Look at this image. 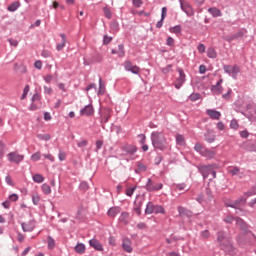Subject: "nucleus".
Instances as JSON below:
<instances>
[{
	"mask_svg": "<svg viewBox=\"0 0 256 256\" xmlns=\"http://www.w3.org/2000/svg\"><path fill=\"white\" fill-rule=\"evenodd\" d=\"M98 95H105V84H103V81L99 80V91Z\"/></svg>",
	"mask_w": 256,
	"mask_h": 256,
	"instance_id": "39",
	"label": "nucleus"
},
{
	"mask_svg": "<svg viewBox=\"0 0 256 256\" xmlns=\"http://www.w3.org/2000/svg\"><path fill=\"white\" fill-rule=\"evenodd\" d=\"M95 113V110L93 109V105L89 104L85 106L82 110H80V115H86V117H91Z\"/></svg>",
	"mask_w": 256,
	"mask_h": 256,
	"instance_id": "15",
	"label": "nucleus"
},
{
	"mask_svg": "<svg viewBox=\"0 0 256 256\" xmlns=\"http://www.w3.org/2000/svg\"><path fill=\"white\" fill-rule=\"evenodd\" d=\"M199 99H201V94H199V93H192L189 96L190 101H199Z\"/></svg>",
	"mask_w": 256,
	"mask_h": 256,
	"instance_id": "40",
	"label": "nucleus"
},
{
	"mask_svg": "<svg viewBox=\"0 0 256 256\" xmlns=\"http://www.w3.org/2000/svg\"><path fill=\"white\" fill-rule=\"evenodd\" d=\"M176 143H177V145H181V146L185 145V137H183V135H181V134H177L176 135Z\"/></svg>",
	"mask_w": 256,
	"mask_h": 256,
	"instance_id": "34",
	"label": "nucleus"
},
{
	"mask_svg": "<svg viewBox=\"0 0 256 256\" xmlns=\"http://www.w3.org/2000/svg\"><path fill=\"white\" fill-rule=\"evenodd\" d=\"M38 139H41V141H49L51 139V135L49 134H39Z\"/></svg>",
	"mask_w": 256,
	"mask_h": 256,
	"instance_id": "41",
	"label": "nucleus"
},
{
	"mask_svg": "<svg viewBox=\"0 0 256 256\" xmlns=\"http://www.w3.org/2000/svg\"><path fill=\"white\" fill-rule=\"evenodd\" d=\"M171 68H172V66L168 65L162 69V72L166 75L167 73H169L171 71Z\"/></svg>",
	"mask_w": 256,
	"mask_h": 256,
	"instance_id": "64",
	"label": "nucleus"
},
{
	"mask_svg": "<svg viewBox=\"0 0 256 256\" xmlns=\"http://www.w3.org/2000/svg\"><path fill=\"white\" fill-rule=\"evenodd\" d=\"M44 93H45L46 95H52V93H53V88L44 86Z\"/></svg>",
	"mask_w": 256,
	"mask_h": 256,
	"instance_id": "57",
	"label": "nucleus"
},
{
	"mask_svg": "<svg viewBox=\"0 0 256 256\" xmlns=\"http://www.w3.org/2000/svg\"><path fill=\"white\" fill-rule=\"evenodd\" d=\"M118 49H119V51L117 52V50H115V49H113L112 50V55H119V57H124L125 56V46L123 45V44H120L119 46H118Z\"/></svg>",
	"mask_w": 256,
	"mask_h": 256,
	"instance_id": "21",
	"label": "nucleus"
},
{
	"mask_svg": "<svg viewBox=\"0 0 256 256\" xmlns=\"http://www.w3.org/2000/svg\"><path fill=\"white\" fill-rule=\"evenodd\" d=\"M170 33H174L175 35H179L181 33V25H176L169 29Z\"/></svg>",
	"mask_w": 256,
	"mask_h": 256,
	"instance_id": "38",
	"label": "nucleus"
},
{
	"mask_svg": "<svg viewBox=\"0 0 256 256\" xmlns=\"http://www.w3.org/2000/svg\"><path fill=\"white\" fill-rule=\"evenodd\" d=\"M21 226L25 233L31 232L35 229V222L22 223Z\"/></svg>",
	"mask_w": 256,
	"mask_h": 256,
	"instance_id": "18",
	"label": "nucleus"
},
{
	"mask_svg": "<svg viewBox=\"0 0 256 256\" xmlns=\"http://www.w3.org/2000/svg\"><path fill=\"white\" fill-rule=\"evenodd\" d=\"M178 213L179 215H181L182 217L186 216V217H191V215H193L192 211H189L183 207H178Z\"/></svg>",
	"mask_w": 256,
	"mask_h": 256,
	"instance_id": "23",
	"label": "nucleus"
},
{
	"mask_svg": "<svg viewBox=\"0 0 256 256\" xmlns=\"http://www.w3.org/2000/svg\"><path fill=\"white\" fill-rule=\"evenodd\" d=\"M122 249L126 253H133V245H132L131 239H129V238H124L123 239Z\"/></svg>",
	"mask_w": 256,
	"mask_h": 256,
	"instance_id": "11",
	"label": "nucleus"
},
{
	"mask_svg": "<svg viewBox=\"0 0 256 256\" xmlns=\"http://www.w3.org/2000/svg\"><path fill=\"white\" fill-rule=\"evenodd\" d=\"M240 37H243V32H237L235 34H232L226 38V41L228 43H231V41H235V39H240Z\"/></svg>",
	"mask_w": 256,
	"mask_h": 256,
	"instance_id": "25",
	"label": "nucleus"
},
{
	"mask_svg": "<svg viewBox=\"0 0 256 256\" xmlns=\"http://www.w3.org/2000/svg\"><path fill=\"white\" fill-rule=\"evenodd\" d=\"M145 213H147V215H151V214L155 213V205H153V203H148Z\"/></svg>",
	"mask_w": 256,
	"mask_h": 256,
	"instance_id": "30",
	"label": "nucleus"
},
{
	"mask_svg": "<svg viewBox=\"0 0 256 256\" xmlns=\"http://www.w3.org/2000/svg\"><path fill=\"white\" fill-rule=\"evenodd\" d=\"M166 45L169 47H173L175 45V39H173L171 36L167 38Z\"/></svg>",
	"mask_w": 256,
	"mask_h": 256,
	"instance_id": "51",
	"label": "nucleus"
},
{
	"mask_svg": "<svg viewBox=\"0 0 256 256\" xmlns=\"http://www.w3.org/2000/svg\"><path fill=\"white\" fill-rule=\"evenodd\" d=\"M113 111L109 108H104L101 110L100 115H101V123H107L109 119H111Z\"/></svg>",
	"mask_w": 256,
	"mask_h": 256,
	"instance_id": "7",
	"label": "nucleus"
},
{
	"mask_svg": "<svg viewBox=\"0 0 256 256\" xmlns=\"http://www.w3.org/2000/svg\"><path fill=\"white\" fill-rule=\"evenodd\" d=\"M59 161H65L67 159V153L63 152V150L59 151L58 154Z\"/></svg>",
	"mask_w": 256,
	"mask_h": 256,
	"instance_id": "46",
	"label": "nucleus"
},
{
	"mask_svg": "<svg viewBox=\"0 0 256 256\" xmlns=\"http://www.w3.org/2000/svg\"><path fill=\"white\" fill-rule=\"evenodd\" d=\"M44 159H48L51 163H55V156L53 154H43Z\"/></svg>",
	"mask_w": 256,
	"mask_h": 256,
	"instance_id": "47",
	"label": "nucleus"
},
{
	"mask_svg": "<svg viewBox=\"0 0 256 256\" xmlns=\"http://www.w3.org/2000/svg\"><path fill=\"white\" fill-rule=\"evenodd\" d=\"M224 71L225 73H228V75H232L233 77H237V75H239V66L235 65V66H229V65H225L224 66Z\"/></svg>",
	"mask_w": 256,
	"mask_h": 256,
	"instance_id": "9",
	"label": "nucleus"
},
{
	"mask_svg": "<svg viewBox=\"0 0 256 256\" xmlns=\"http://www.w3.org/2000/svg\"><path fill=\"white\" fill-rule=\"evenodd\" d=\"M7 159L10 163H16V165H19V163L25 159V155L19 154L17 152H11L7 155Z\"/></svg>",
	"mask_w": 256,
	"mask_h": 256,
	"instance_id": "3",
	"label": "nucleus"
},
{
	"mask_svg": "<svg viewBox=\"0 0 256 256\" xmlns=\"http://www.w3.org/2000/svg\"><path fill=\"white\" fill-rule=\"evenodd\" d=\"M207 115H209L210 119H214L216 121H219L221 119V112L213 109L206 110Z\"/></svg>",
	"mask_w": 256,
	"mask_h": 256,
	"instance_id": "16",
	"label": "nucleus"
},
{
	"mask_svg": "<svg viewBox=\"0 0 256 256\" xmlns=\"http://www.w3.org/2000/svg\"><path fill=\"white\" fill-rule=\"evenodd\" d=\"M151 141L154 149L164 151L167 148V138L163 132L155 131L151 134Z\"/></svg>",
	"mask_w": 256,
	"mask_h": 256,
	"instance_id": "1",
	"label": "nucleus"
},
{
	"mask_svg": "<svg viewBox=\"0 0 256 256\" xmlns=\"http://www.w3.org/2000/svg\"><path fill=\"white\" fill-rule=\"evenodd\" d=\"M41 159V152H36L31 156V161H39Z\"/></svg>",
	"mask_w": 256,
	"mask_h": 256,
	"instance_id": "42",
	"label": "nucleus"
},
{
	"mask_svg": "<svg viewBox=\"0 0 256 256\" xmlns=\"http://www.w3.org/2000/svg\"><path fill=\"white\" fill-rule=\"evenodd\" d=\"M33 181L35 183H43V181H45V177H43V175H41V174H35L33 176Z\"/></svg>",
	"mask_w": 256,
	"mask_h": 256,
	"instance_id": "35",
	"label": "nucleus"
},
{
	"mask_svg": "<svg viewBox=\"0 0 256 256\" xmlns=\"http://www.w3.org/2000/svg\"><path fill=\"white\" fill-rule=\"evenodd\" d=\"M154 213H161L162 215H165V208H163L161 205H154Z\"/></svg>",
	"mask_w": 256,
	"mask_h": 256,
	"instance_id": "36",
	"label": "nucleus"
},
{
	"mask_svg": "<svg viewBox=\"0 0 256 256\" xmlns=\"http://www.w3.org/2000/svg\"><path fill=\"white\" fill-rule=\"evenodd\" d=\"M206 141L208 143H213L215 141V134L211 130H208L207 133L205 134Z\"/></svg>",
	"mask_w": 256,
	"mask_h": 256,
	"instance_id": "27",
	"label": "nucleus"
},
{
	"mask_svg": "<svg viewBox=\"0 0 256 256\" xmlns=\"http://www.w3.org/2000/svg\"><path fill=\"white\" fill-rule=\"evenodd\" d=\"M205 51H206L205 45L204 44H199L198 45V52L203 54V53H205Z\"/></svg>",
	"mask_w": 256,
	"mask_h": 256,
	"instance_id": "58",
	"label": "nucleus"
},
{
	"mask_svg": "<svg viewBox=\"0 0 256 256\" xmlns=\"http://www.w3.org/2000/svg\"><path fill=\"white\" fill-rule=\"evenodd\" d=\"M230 128H231V129H239V122H237L236 119L231 120V122H230Z\"/></svg>",
	"mask_w": 256,
	"mask_h": 256,
	"instance_id": "45",
	"label": "nucleus"
},
{
	"mask_svg": "<svg viewBox=\"0 0 256 256\" xmlns=\"http://www.w3.org/2000/svg\"><path fill=\"white\" fill-rule=\"evenodd\" d=\"M235 222H236V225H238V227H244V225H245V221H243V219H241L239 217L235 218Z\"/></svg>",
	"mask_w": 256,
	"mask_h": 256,
	"instance_id": "50",
	"label": "nucleus"
},
{
	"mask_svg": "<svg viewBox=\"0 0 256 256\" xmlns=\"http://www.w3.org/2000/svg\"><path fill=\"white\" fill-rule=\"evenodd\" d=\"M217 241L220 242V245H223V243H225V241H227V239L225 238V232H223V231L218 232Z\"/></svg>",
	"mask_w": 256,
	"mask_h": 256,
	"instance_id": "31",
	"label": "nucleus"
},
{
	"mask_svg": "<svg viewBox=\"0 0 256 256\" xmlns=\"http://www.w3.org/2000/svg\"><path fill=\"white\" fill-rule=\"evenodd\" d=\"M90 247H93L96 251H103V245L97 239H91L89 241Z\"/></svg>",
	"mask_w": 256,
	"mask_h": 256,
	"instance_id": "17",
	"label": "nucleus"
},
{
	"mask_svg": "<svg viewBox=\"0 0 256 256\" xmlns=\"http://www.w3.org/2000/svg\"><path fill=\"white\" fill-rule=\"evenodd\" d=\"M124 68L134 75H139V73H141V68H139L137 65H134L131 61H126L124 63Z\"/></svg>",
	"mask_w": 256,
	"mask_h": 256,
	"instance_id": "4",
	"label": "nucleus"
},
{
	"mask_svg": "<svg viewBox=\"0 0 256 256\" xmlns=\"http://www.w3.org/2000/svg\"><path fill=\"white\" fill-rule=\"evenodd\" d=\"M5 181L7 185H10V187H15V182H13V178H11V176H6Z\"/></svg>",
	"mask_w": 256,
	"mask_h": 256,
	"instance_id": "49",
	"label": "nucleus"
},
{
	"mask_svg": "<svg viewBox=\"0 0 256 256\" xmlns=\"http://www.w3.org/2000/svg\"><path fill=\"white\" fill-rule=\"evenodd\" d=\"M104 13H105V16L108 18V19H111V10L109 8H104Z\"/></svg>",
	"mask_w": 256,
	"mask_h": 256,
	"instance_id": "61",
	"label": "nucleus"
},
{
	"mask_svg": "<svg viewBox=\"0 0 256 256\" xmlns=\"http://www.w3.org/2000/svg\"><path fill=\"white\" fill-rule=\"evenodd\" d=\"M55 248V240L51 238V236L48 237V249H54Z\"/></svg>",
	"mask_w": 256,
	"mask_h": 256,
	"instance_id": "44",
	"label": "nucleus"
},
{
	"mask_svg": "<svg viewBox=\"0 0 256 256\" xmlns=\"http://www.w3.org/2000/svg\"><path fill=\"white\" fill-rule=\"evenodd\" d=\"M212 167L211 166H201L200 167V173L202 174L204 179H207L209 177V173H211Z\"/></svg>",
	"mask_w": 256,
	"mask_h": 256,
	"instance_id": "19",
	"label": "nucleus"
},
{
	"mask_svg": "<svg viewBox=\"0 0 256 256\" xmlns=\"http://www.w3.org/2000/svg\"><path fill=\"white\" fill-rule=\"evenodd\" d=\"M224 223H233L235 221V217L231 216V215H227L226 217H224L223 219Z\"/></svg>",
	"mask_w": 256,
	"mask_h": 256,
	"instance_id": "43",
	"label": "nucleus"
},
{
	"mask_svg": "<svg viewBox=\"0 0 256 256\" xmlns=\"http://www.w3.org/2000/svg\"><path fill=\"white\" fill-rule=\"evenodd\" d=\"M121 213V208L119 207H112L108 210L109 217H115L116 215H119Z\"/></svg>",
	"mask_w": 256,
	"mask_h": 256,
	"instance_id": "26",
	"label": "nucleus"
},
{
	"mask_svg": "<svg viewBox=\"0 0 256 256\" xmlns=\"http://www.w3.org/2000/svg\"><path fill=\"white\" fill-rule=\"evenodd\" d=\"M121 149L127 153V155H135V153H137V146L133 144H124Z\"/></svg>",
	"mask_w": 256,
	"mask_h": 256,
	"instance_id": "10",
	"label": "nucleus"
},
{
	"mask_svg": "<svg viewBox=\"0 0 256 256\" xmlns=\"http://www.w3.org/2000/svg\"><path fill=\"white\" fill-rule=\"evenodd\" d=\"M228 173L232 175V177H238L239 179H242L243 177V172H241V169L236 166H231L228 168Z\"/></svg>",
	"mask_w": 256,
	"mask_h": 256,
	"instance_id": "12",
	"label": "nucleus"
},
{
	"mask_svg": "<svg viewBox=\"0 0 256 256\" xmlns=\"http://www.w3.org/2000/svg\"><path fill=\"white\" fill-rule=\"evenodd\" d=\"M207 57H209V59H217V51H215L214 48H209L207 50Z\"/></svg>",
	"mask_w": 256,
	"mask_h": 256,
	"instance_id": "29",
	"label": "nucleus"
},
{
	"mask_svg": "<svg viewBox=\"0 0 256 256\" xmlns=\"http://www.w3.org/2000/svg\"><path fill=\"white\" fill-rule=\"evenodd\" d=\"M180 7L188 17H193V15H195V10L186 0H180Z\"/></svg>",
	"mask_w": 256,
	"mask_h": 256,
	"instance_id": "2",
	"label": "nucleus"
},
{
	"mask_svg": "<svg viewBox=\"0 0 256 256\" xmlns=\"http://www.w3.org/2000/svg\"><path fill=\"white\" fill-rule=\"evenodd\" d=\"M245 203H247V198L240 197L234 203L227 204V207H232V209H241Z\"/></svg>",
	"mask_w": 256,
	"mask_h": 256,
	"instance_id": "8",
	"label": "nucleus"
},
{
	"mask_svg": "<svg viewBox=\"0 0 256 256\" xmlns=\"http://www.w3.org/2000/svg\"><path fill=\"white\" fill-rule=\"evenodd\" d=\"M45 83H51V81H53V75L48 74L46 76L43 77Z\"/></svg>",
	"mask_w": 256,
	"mask_h": 256,
	"instance_id": "54",
	"label": "nucleus"
},
{
	"mask_svg": "<svg viewBox=\"0 0 256 256\" xmlns=\"http://www.w3.org/2000/svg\"><path fill=\"white\" fill-rule=\"evenodd\" d=\"M207 72V67L205 66V65H200L199 66V73L201 74V75H205V73Z\"/></svg>",
	"mask_w": 256,
	"mask_h": 256,
	"instance_id": "56",
	"label": "nucleus"
},
{
	"mask_svg": "<svg viewBox=\"0 0 256 256\" xmlns=\"http://www.w3.org/2000/svg\"><path fill=\"white\" fill-rule=\"evenodd\" d=\"M29 89H30L29 85H26L25 88H24V92L21 96L22 100L25 99L27 97V95L29 94Z\"/></svg>",
	"mask_w": 256,
	"mask_h": 256,
	"instance_id": "52",
	"label": "nucleus"
},
{
	"mask_svg": "<svg viewBox=\"0 0 256 256\" xmlns=\"http://www.w3.org/2000/svg\"><path fill=\"white\" fill-rule=\"evenodd\" d=\"M60 37L62 39V43L56 46L57 51H63L65 45H67V36H65V34H60Z\"/></svg>",
	"mask_w": 256,
	"mask_h": 256,
	"instance_id": "20",
	"label": "nucleus"
},
{
	"mask_svg": "<svg viewBox=\"0 0 256 256\" xmlns=\"http://www.w3.org/2000/svg\"><path fill=\"white\" fill-rule=\"evenodd\" d=\"M165 17H167V7L162 8V14H161L162 21H165Z\"/></svg>",
	"mask_w": 256,
	"mask_h": 256,
	"instance_id": "60",
	"label": "nucleus"
},
{
	"mask_svg": "<svg viewBox=\"0 0 256 256\" xmlns=\"http://www.w3.org/2000/svg\"><path fill=\"white\" fill-rule=\"evenodd\" d=\"M120 223H123L124 225H127L129 223V213L128 212H122L119 217Z\"/></svg>",
	"mask_w": 256,
	"mask_h": 256,
	"instance_id": "22",
	"label": "nucleus"
},
{
	"mask_svg": "<svg viewBox=\"0 0 256 256\" xmlns=\"http://www.w3.org/2000/svg\"><path fill=\"white\" fill-rule=\"evenodd\" d=\"M178 73H179V77L176 79L174 85L176 87V89H181V87L183 86V83H185V72H183V69L178 68Z\"/></svg>",
	"mask_w": 256,
	"mask_h": 256,
	"instance_id": "6",
	"label": "nucleus"
},
{
	"mask_svg": "<svg viewBox=\"0 0 256 256\" xmlns=\"http://www.w3.org/2000/svg\"><path fill=\"white\" fill-rule=\"evenodd\" d=\"M135 189H137V188L136 187L127 188L126 189V195L128 197H133V194L135 193Z\"/></svg>",
	"mask_w": 256,
	"mask_h": 256,
	"instance_id": "48",
	"label": "nucleus"
},
{
	"mask_svg": "<svg viewBox=\"0 0 256 256\" xmlns=\"http://www.w3.org/2000/svg\"><path fill=\"white\" fill-rule=\"evenodd\" d=\"M88 143H89V142H88L87 140H81V141H79V142L77 143V146L80 147V148H82V147H87Z\"/></svg>",
	"mask_w": 256,
	"mask_h": 256,
	"instance_id": "53",
	"label": "nucleus"
},
{
	"mask_svg": "<svg viewBox=\"0 0 256 256\" xmlns=\"http://www.w3.org/2000/svg\"><path fill=\"white\" fill-rule=\"evenodd\" d=\"M221 83H223V79H220L216 85L211 87L213 95H221V93H223V86H221Z\"/></svg>",
	"mask_w": 256,
	"mask_h": 256,
	"instance_id": "14",
	"label": "nucleus"
},
{
	"mask_svg": "<svg viewBox=\"0 0 256 256\" xmlns=\"http://www.w3.org/2000/svg\"><path fill=\"white\" fill-rule=\"evenodd\" d=\"M146 189L148 191H160V189H163V185L161 183L154 185L153 181L151 179H148L146 183Z\"/></svg>",
	"mask_w": 256,
	"mask_h": 256,
	"instance_id": "13",
	"label": "nucleus"
},
{
	"mask_svg": "<svg viewBox=\"0 0 256 256\" xmlns=\"http://www.w3.org/2000/svg\"><path fill=\"white\" fill-rule=\"evenodd\" d=\"M208 12L212 15V17H221L223 14L221 13V10H219L216 7L209 8Z\"/></svg>",
	"mask_w": 256,
	"mask_h": 256,
	"instance_id": "24",
	"label": "nucleus"
},
{
	"mask_svg": "<svg viewBox=\"0 0 256 256\" xmlns=\"http://www.w3.org/2000/svg\"><path fill=\"white\" fill-rule=\"evenodd\" d=\"M20 3L19 2H13L9 7H8V11H10V12H15V11H17V9H19V7H20Z\"/></svg>",
	"mask_w": 256,
	"mask_h": 256,
	"instance_id": "32",
	"label": "nucleus"
},
{
	"mask_svg": "<svg viewBox=\"0 0 256 256\" xmlns=\"http://www.w3.org/2000/svg\"><path fill=\"white\" fill-rule=\"evenodd\" d=\"M216 127L219 129V131H225V124L222 121L218 122Z\"/></svg>",
	"mask_w": 256,
	"mask_h": 256,
	"instance_id": "55",
	"label": "nucleus"
},
{
	"mask_svg": "<svg viewBox=\"0 0 256 256\" xmlns=\"http://www.w3.org/2000/svg\"><path fill=\"white\" fill-rule=\"evenodd\" d=\"M133 5L134 7H141V5H143V0H133Z\"/></svg>",
	"mask_w": 256,
	"mask_h": 256,
	"instance_id": "59",
	"label": "nucleus"
},
{
	"mask_svg": "<svg viewBox=\"0 0 256 256\" xmlns=\"http://www.w3.org/2000/svg\"><path fill=\"white\" fill-rule=\"evenodd\" d=\"M85 244L83 243H78L75 247L76 253H79V255H83L85 253Z\"/></svg>",
	"mask_w": 256,
	"mask_h": 256,
	"instance_id": "28",
	"label": "nucleus"
},
{
	"mask_svg": "<svg viewBox=\"0 0 256 256\" xmlns=\"http://www.w3.org/2000/svg\"><path fill=\"white\" fill-rule=\"evenodd\" d=\"M101 147H103V141L102 140L96 141V151H99Z\"/></svg>",
	"mask_w": 256,
	"mask_h": 256,
	"instance_id": "62",
	"label": "nucleus"
},
{
	"mask_svg": "<svg viewBox=\"0 0 256 256\" xmlns=\"http://www.w3.org/2000/svg\"><path fill=\"white\" fill-rule=\"evenodd\" d=\"M9 199H10V201H18V200H19V195H17V194H11V195L9 196Z\"/></svg>",
	"mask_w": 256,
	"mask_h": 256,
	"instance_id": "63",
	"label": "nucleus"
},
{
	"mask_svg": "<svg viewBox=\"0 0 256 256\" xmlns=\"http://www.w3.org/2000/svg\"><path fill=\"white\" fill-rule=\"evenodd\" d=\"M195 151L203 155L204 157H213L215 155L214 152H211V150H207L203 148V145L197 143L194 147Z\"/></svg>",
	"mask_w": 256,
	"mask_h": 256,
	"instance_id": "5",
	"label": "nucleus"
},
{
	"mask_svg": "<svg viewBox=\"0 0 256 256\" xmlns=\"http://www.w3.org/2000/svg\"><path fill=\"white\" fill-rule=\"evenodd\" d=\"M41 188L45 195H51V186L49 184H43Z\"/></svg>",
	"mask_w": 256,
	"mask_h": 256,
	"instance_id": "37",
	"label": "nucleus"
},
{
	"mask_svg": "<svg viewBox=\"0 0 256 256\" xmlns=\"http://www.w3.org/2000/svg\"><path fill=\"white\" fill-rule=\"evenodd\" d=\"M41 201V196H39V193L35 192L33 195H32V203L34 205H38Z\"/></svg>",
	"mask_w": 256,
	"mask_h": 256,
	"instance_id": "33",
	"label": "nucleus"
}]
</instances>
